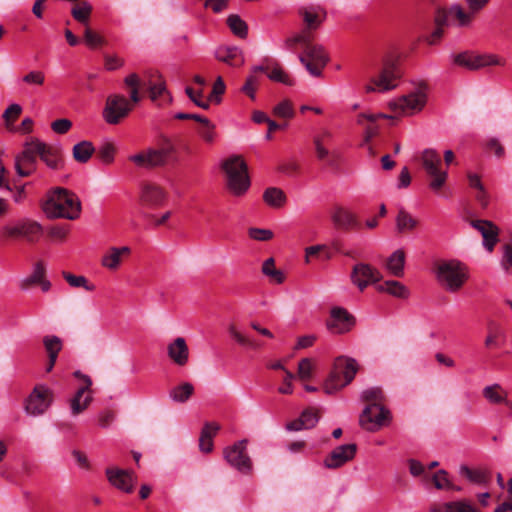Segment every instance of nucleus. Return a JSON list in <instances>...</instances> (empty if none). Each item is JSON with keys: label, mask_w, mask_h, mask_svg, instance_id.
Instances as JSON below:
<instances>
[{"label": "nucleus", "mask_w": 512, "mask_h": 512, "mask_svg": "<svg viewBox=\"0 0 512 512\" xmlns=\"http://www.w3.org/2000/svg\"><path fill=\"white\" fill-rule=\"evenodd\" d=\"M42 209L48 218L76 220L81 214V201L75 193L59 187L48 194Z\"/></svg>", "instance_id": "1"}, {"label": "nucleus", "mask_w": 512, "mask_h": 512, "mask_svg": "<svg viewBox=\"0 0 512 512\" xmlns=\"http://www.w3.org/2000/svg\"><path fill=\"white\" fill-rule=\"evenodd\" d=\"M437 281L449 292L458 291L469 277L467 266L456 258H445L434 266Z\"/></svg>", "instance_id": "2"}, {"label": "nucleus", "mask_w": 512, "mask_h": 512, "mask_svg": "<svg viewBox=\"0 0 512 512\" xmlns=\"http://www.w3.org/2000/svg\"><path fill=\"white\" fill-rule=\"evenodd\" d=\"M222 169L226 175L228 191L236 197L243 196L251 184L244 159L239 155L231 156L222 163Z\"/></svg>", "instance_id": "3"}, {"label": "nucleus", "mask_w": 512, "mask_h": 512, "mask_svg": "<svg viewBox=\"0 0 512 512\" xmlns=\"http://www.w3.org/2000/svg\"><path fill=\"white\" fill-rule=\"evenodd\" d=\"M358 371V364L354 358L339 356L335 359L333 369L324 383L327 394H333L348 385Z\"/></svg>", "instance_id": "4"}, {"label": "nucleus", "mask_w": 512, "mask_h": 512, "mask_svg": "<svg viewBox=\"0 0 512 512\" xmlns=\"http://www.w3.org/2000/svg\"><path fill=\"white\" fill-rule=\"evenodd\" d=\"M175 151V146L171 141L165 139L159 148H148L138 154L131 155L129 160L140 168L162 167L169 163Z\"/></svg>", "instance_id": "5"}, {"label": "nucleus", "mask_w": 512, "mask_h": 512, "mask_svg": "<svg viewBox=\"0 0 512 512\" xmlns=\"http://www.w3.org/2000/svg\"><path fill=\"white\" fill-rule=\"evenodd\" d=\"M452 63L470 71L480 70L490 66H504L505 60L496 54H479L472 50H466L451 56Z\"/></svg>", "instance_id": "6"}, {"label": "nucleus", "mask_w": 512, "mask_h": 512, "mask_svg": "<svg viewBox=\"0 0 512 512\" xmlns=\"http://www.w3.org/2000/svg\"><path fill=\"white\" fill-rule=\"evenodd\" d=\"M333 134L328 129H323L313 137L316 158L325 162L332 170H338L342 162V155L338 150L330 149Z\"/></svg>", "instance_id": "7"}, {"label": "nucleus", "mask_w": 512, "mask_h": 512, "mask_svg": "<svg viewBox=\"0 0 512 512\" xmlns=\"http://www.w3.org/2000/svg\"><path fill=\"white\" fill-rule=\"evenodd\" d=\"M422 165L427 175L431 178L429 188L433 192H439L447 181L448 174L442 171L440 166L442 164L439 153L432 148L425 149L421 156Z\"/></svg>", "instance_id": "8"}, {"label": "nucleus", "mask_w": 512, "mask_h": 512, "mask_svg": "<svg viewBox=\"0 0 512 512\" xmlns=\"http://www.w3.org/2000/svg\"><path fill=\"white\" fill-rule=\"evenodd\" d=\"M223 457L232 468L242 474H249L253 469L252 460L247 452V440L245 439L224 448Z\"/></svg>", "instance_id": "9"}, {"label": "nucleus", "mask_w": 512, "mask_h": 512, "mask_svg": "<svg viewBox=\"0 0 512 512\" xmlns=\"http://www.w3.org/2000/svg\"><path fill=\"white\" fill-rule=\"evenodd\" d=\"M426 84H421L418 89L408 95L401 96L395 101L389 103L394 111H399L405 115H412L423 109L427 101Z\"/></svg>", "instance_id": "10"}, {"label": "nucleus", "mask_w": 512, "mask_h": 512, "mask_svg": "<svg viewBox=\"0 0 512 512\" xmlns=\"http://www.w3.org/2000/svg\"><path fill=\"white\" fill-rule=\"evenodd\" d=\"M74 376L82 381L69 402L71 415L77 416L83 413L92 402L93 391L91 390L92 380L88 375L76 371Z\"/></svg>", "instance_id": "11"}, {"label": "nucleus", "mask_w": 512, "mask_h": 512, "mask_svg": "<svg viewBox=\"0 0 512 512\" xmlns=\"http://www.w3.org/2000/svg\"><path fill=\"white\" fill-rule=\"evenodd\" d=\"M132 103L125 96L114 94L108 96L103 110V118L108 124H118L132 110Z\"/></svg>", "instance_id": "12"}, {"label": "nucleus", "mask_w": 512, "mask_h": 512, "mask_svg": "<svg viewBox=\"0 0 512 512\" xmlns=\"http://www.w3.org/2000/svg\"><path fill=\"white\" fill-rule=\"evenodd\" d=\"M401 77L399 67L392 62L384 64L381 72L371 81L373 85L366 86V92H386L393 90L397 87V80Z\"/></svg>", "instance_id": "13"}, {"label": "nucleus", "mask_w": 512, "mask_h": 512, "mask_svg": "<svg viewBox=\"0 0 512 512\" xmlns=\"http://www.w3.org/2000/svg\"><path fill=\"white\" fill-rule=\"evenodd\" d=\"M52 402L51 390L44 386H36L25 402V412L28 416L37 417L46 412Z\"/></svg>", "instance_id": "14"}, {"label": "nucleus", "mask_w": 512, "mask_h": 512, "mask_svg": "<svg viewBox=\"0 0 512 512\" xmlns=\"http://www.w3.org/2000/svg\"><path fill=\"white\" fill-rule=\"evenodd\" d=\"M124 83L130 88V99L132 103H138L140 101L139 89L141 87H147L149 89L152 100H156L166 90L163 80L160 79L157 83H153L151 78L147 82L142 81L136 73L128 75L124 79Z\"/></svg>", "instance_id": "15"}, {"label": "nucleus", "mask_w": 512, "mask_h": 512, "mask_svg": "<svg viewBox=\"0 0 512 512\" xmlns=\"http://www.w3.org/2000/svg\"><path fill=\"white\" fill-rule=\"evenodd\" d=\"M329 58L324 48L320 45H308L305 54L299 56V61L313 76H320Z\"/></svg>", "instance_id": "16"}, {"label": "nucleus", "mask_w": 512, "mask_h": 512, "mask_svg": "<svg viewBox=\"0 0 512 512\" xmlns=\"http://www.w3.org/2000/svg\"><path fill=\"white\" fill-rule=\"evenodd\" d=\"M33 137L25 141L23 150L15 157V170L20 177H28L36 171L37 152H35Z\"/></svg>", "instance_id": "17"}, {"label": "nucleus", "mask_w": 512, "mask_h": 512, "mask_svg": "<svg viewBox=\"0 0 512 512\" xmlns=\"http://www.w3.org/2000/svg\"><path fill=\"white\" fill-rule=\"evenodd\" d=\"M167 200V192L154 182H144L140 186L139 203L145 208L162 207Z\"/></svg>", "instance_id": "18"}, {"label": "nucleus", "mask_w": 512, "mask_h": 512, "mask_svg": "<svg viewBox=\"0 0 512 512\" xmlns=\"http://www.w3.org/2000/svg\"><path fill=\"white\" fill-rule=\"evenodd\" d=\"M33 143L37 156L53 170H60L64 166L62 149L60 146H54L33 137Z\"/></svg>", "instance_id": "19"}, {"label": "nucleus", "mask_w": 512, "mask_h": 512, "mask_svg": "<svg viewBox=\"0 0 512 512\" xmlns=\"http://www.w3.org/2000/svg\"><path fill=\"white\" fill-rule=\"evenodd\" d=\"M389 411L383 406L372 403L366 406L360 415V425L367 431H376L383 424L388 417Z\"/></svg>", "instance_id": "20"}, {"label": "nucleus", "mask_w": 512, "mask_h": 512, "mask_svg": "<svg viewBox=\"0 0 512 512\" xmlns=\"http://www.w3.org/2000/svg\"><path fill=\"white\" fill-rule=\"evenodd\" d=\"M5 233L9 237L25 238L29 241H34L42 234V227L38 222L26 219L7 226Z\"/></svg>", "instance_id": "21"}, {"label": "nucleus", "mask_w": 512, "mask_h": 512, "mask_svg": "<svg viewBox=\"0 0 512 512\" xmlns=\"http://www.w3.org/2000/svg\"><path fill=\"white\" fill-rule=\"evenodd\" d=\"M322 253L324 256H351L343 241L339 238L331 239L323 244L311 245L305 248V256H314Z\"/></svg>", "instance_id": "22"}, {"label": "nucleus", "mask_w": 512, "mask_h": 512, "mask_svg": "<svg viewBox=\"0 0 512 512\" xmlns=\"http://www.w3.org/2000/svg\"><path fill=\"white\" fill-rule=\"evenodd\" d=\"M381 277L378 270L366 263L356 264L351 274L352 282L357 285L361 291L368 285L377 283Z\"/></svg>", "instance_id": "23"}, {"label": "nucleus", "mask_w": 512, "mask_h": 512, "mask_svg": "<svg viewBox=\"0 0 512 512\" xmlns=\"http://www.w3.org/2000/svg\"><path fill=\"white\" fill-rule=\"evenodd\" d=\"M356 444H343L334 448L325 458L324 466L329 469L339 468L348 461L352 460L356 454Z\"/></svg>", "instance_id": "24"}, {"label": "nucleus", "mask_w": 512, "mask_h": 512, "mask_svg": "<svg viewBox=\"0 0 512 512\" xmlns=\"http://www.w3.org/2000/svg\"><path fill=\"white\" fill-rule=\"evenodd\" d=\"M471 225L483 237V246L488 253H492L499 241V228L489 220H473Z\"/></svg>", "instance_id": "25"}, {"label": "nucleus", "mask_w": 512, "mask_h": 512, "mask_svg": "<svg viewBox=\"0 0 512 512\" xmlns=\"http://www.w3.org/2000/svg\"><path fill=\"white\" fill-rule=\"evenodd\" d=\"M109 483L115 488L126 493H131L134 488L133 472L118 467H109L105 471Z\"/></svg>", "instance_id": "26"}, {"label": "nucleus", "mask_w": 512, "mask_h": 512, "mask_svg": "<svg viewBox=\"0 0 512 512\" xmlns=\"http://www.w3.org/2000/svg\"><path fill=\"white\" fill-rule=\"evenodd\" d=\"M354 325L353 316L342 307H334L331 310L330 320L327 327L334 333L342 334L348 332Z\"/></svg>", "instance_id": "27"}, {"label": "nucleus", "mask_w": 512, "mask_h": 512, "mask_svg": "<svg viewBox=\"0 0 512 512\" xmlns=\"http://www.w3.org/2000/svg\"><path fill=\"white\" fill-rule=\"evenodd\" d=\"M169 358L178 366H184L189 360V348L183 337H177L167 347Z\"/></svg>", "instance_id": "28"}, {"label": "nucleus", "mask_w": 512, "mask_h": 512, "mask_svg": "<svg viewBox=\"0 0 512 512\" xmlns=\"http://www.w3.org/2000/svg\"><path fill=\"white\" fill-rule=\"evenodd\" d=\"M298 12L306 27L313 30L318 29L326 18V12L320 7H301Z\"/></svg>", "instance_id": "29"}, {"label": "nucleus", "mask_w": 512, "mask_h": 512, "mask_svg": "<svg viewBox=\"0 0 512 512\" xmlns=\"http://www.w3.org/2000/svg\"><path fill=\"white\" fill-rule=\"evenodd\" d=\"M452 24L458 28H469L472 26L476 17L470 9L465 10L460 4H452L449 6Z\"/></svg>", "instance_id": "30"}, {"label": "nucleus", "mask_w": 512, "mask_h": 512, "mask_svg": "<svg viewBox=\"0 0 512 512\" xmlns=\"http://www.w3.org/2000/svg\"><path fill=\"white\" fill-rule=\"evenodd\" d=\"M319 421L317 413L312 409L304 410L297 420L291 421L286 425L288 431H300L302 429H311Z\"/></svg>", "instance_id": "31"}, {"label": "nucleus", "mask_w": 512, "mask_h": 512, "mask_svg": "<svg viewBox=\"0 0 512 512\" xmlns=\"http://www.w3.org/2000/svg\"><path fill=\"white\" fill-rule=\"evenodd\" d=\"M215 56L219 61L231 66H239L244 62L242 51L238 47H219Z\"/></svg>", "instance_id": "32"}, {"label": "nucleus", "mask_w": 512, "mask_h": 512, "mask_svg": "<svg viewBox=\"0 0 512 512\" xmlns=\"http://www.w3.org/2000/svg\"><path fill=\"white\" fill-rule=\"evenodd\" d=\"M430 512H478L477 509L466 500H457L444 503L442 506H434Z\"/></svg>", "instance_id": "33"}, {"label": "nucleus", "mask_w": 512, "mask_h": 512, "mask_svg": "<svg viewBox=\"0 0 512 512\" xmlns=\"http://www.w3.org/2000/svg\"><path fill=\"white\" fill-rule=\"evenodd\" d=\"M220 429L219 425L215 423H206L203 427L199 439V448L204 453H209L213 448L212 438Z\"/></svg>", "instance_id": "34"}, {"label": "nucleus", "mask_w": 512, "mask_h": 512, "mask_svg": "<svg viewBox=\"0 0 512 512\" xmlns=\"http://www.w3.org/2000/svg\"><path fill=\"white\" fill-rule=\"evenodd\" d=\"M94 153L93 143L87 140L75 144L72 149L73 158L79 163H87Z\"/></svg>", "instance_id": "35"}, {"label": "nucleus", "mask_w": 512, "mask_h": 512, "mask_svg": "<svg viewBox=\"0 0 512 512\" xmlns=\"http://www.w3.org/2000/svg\"><path fill=\"white\" fill-rule=\"evenodd\" d=\"M264 202L273 208H280L286 202L285 193L277 187H269L263 193Z\"/></svg>", "instance_id": "36"}, {"label": "nucleus", "mask_w": 512, "mask_h": 512, "mask_svg": "<svg viewBox=\"0 0 512 512\" xmlns=\"http://www.w3.org/2000/svg\"><path fill=\"white\" fill-rule=\"evenodd\" d=\"M333 221L336 226L343 229H351L356 226V218L353 213L344 208H337L333 214Z\"/></svg>", "instance_id": "37"}, {"label": "nucleus", "mask_w": 512, "mask_h": 512, "mask_svg": "<svg viewBox=\"0 0 512 512\" xmlns=\"http://www.w3.org/2000/svg\"><path fill=\"white\" fill-rule=\"evenodd\" d=\"M459 474L465 478H467L470 482L477 485H484L489 481V474L486 471L479 469H470L466 465H461L459 467Z\"/></svg>", "instance_id": "38"}, {"label": "nucleus", "mask_w": 512, "mask_h": 512, "mask_svg": "<svg viewBox=\"0 0 512 512\" xmlns=\"http://www.w3.org/2000/svg\"><path fill=\"white\" fill-rule=\"evenodd\" d=\"M376 289L380 292H387L398 298H407L409 295L408 289L400 282L394 280H388L382 284H378Z\"/></svg>", "instance_id": "39"}, {"label": "nucleus", "mask_w": 512, "mask_h": 512, "mask_svg": "<svg viewBox=\"0 0 512 512\" xmlns=\"http://www.w3.org/2000/svg\"><path fill=\"white\" fill-rule=\"evenodd\" d=\"M262 272L274 284H280L284 281V272L281 268L275 266L274 258H266L262 265Z\"/></svg>", "instance_id": "40"}, {"label": "nucleus", "mask_w": 512, "mask_h": 512, "mask_svg": "<svg viewBox=\"0 0 512 512\" xmlns=\"http://www.w3.org/2000/svg\"><path fill=\"white\" fill-rule=\"evenodd\" d=\"M418 221L405 209L401 208L396 217V228L400 233L409 232L416 228Z\"/></svg>", "instance_id": "41"}, {"label": "nucleus", "mask_w": 512, "mask_h": 512, "mask_svg": "<svg viewBox=\"0 0 512 512\" xmlns=\"http://www.w3.org/2000/svg\"><path fill=\"white\" fill-rule=\"evenodd\" d=\"M46 267L43 262H38L33 267V272L31 275L22 278L19 282V287L22 290H27L30 285H34L38 283L41 279L45 277Z\"/></svg>", "instance_id": "42"}, {"label": "nucleus", "mask_w": 512, "mask_h": 512, "mask_svg": "<svg viewBox=\"0 0 512 512\" xmlns=\"http://www.w3.org/2000/svg\"><path fill=\"white\" fill-rule=\"evenodd\" d=\"M484 398L491 404H501L505 401L507 392L497 383L485 386L482 390Z\"/></svg>", "instance_id": "43"}, {"label": "nucleus", "mask_w": 512, "mask_h": 512, "mask_svg": "<svg viewBox=\"0 0 512 512\" xmlns=\"http://www.w3.org/2000/svg\"><path fill=\"white\" fill-rule=\"evenodd\" d=\"M43 345L51 362H56L58 353L63 346L62 340L56 335H46L43 338Z\"/></svg>", "instance_id": "44"}, {"label": "nucleus", "mask_w": 512, "mask_h": 512, "mask_svg": "<svg viewBox=\"0 0 512 512\" xmlns=\"http://www.w3.org/2000/svg\"><path fill=\"white\" fill-rule=\"evenodd\" d=\"M227 25L232 33L241 39H245L248 35V26L239 15L231 14L227 18Z\"/></svg>", "instance_id": "45"}, {"label": "nucleus", "mask_w": 512, "mask_h": 512, "mask_svg": "<svg viewBox=\"0 0 512 512\" xmlns=\"http://www.w3.org/2000/svg\"><path fill=\"white\" fill-rule=\"evenodd\" d=\"M194 391V387L191 383H183L179 386L174 387L170 393L169 396L171 400L178 403H184L186 402L190 396L192 395Z\"/></svg>", "instance_id": "46"}, {"label": "nucleus", "mask_w": 512, "mask_h": 512, "mask_svg": "<svg viewBox=\"0 0 512 512\" xmlns=\"http://www.w3.org/2000/svg\"><path fill=\"white\" fill-rule=\"evenodd\" d=\"M267 77L274 82H278L287 86H293L294 80L278 63L268 72Z\"/></svg>", "instance_id": "47"}, {"label": "nucleus", "mask_w": 512, "mask_h": 512, "mask_svg": "<svg viewBox=\"0 0 512 512\" xmlns=\"http://www.w3.org/2000/svg\"><path fill=\"white\" fill-rule=\"evenodd\" d=\"M228 332L230 336L241 346L250 348V349H257L260 347V344L250 338L248 335H244L241 332H239L234 325H230L228 328Z\"/></svg>", "instance_id": "48"}, {"label": "nucleus", "mask_w": 512, "mask_h": 512, "mask_svg": "<svg viewBox=\"0 0 512 512\" xmlns=\"http://www.w3.org/2000/svg\"><path fill=\"white\" fill-rule=\"evenodd\" d=\"M92 12V7L87 2H82L72 8L71 14L73 18L84 25H88V21Z\"/></svg>", "instance_id": "49"}, {"label": "nucleus", "mask_w": 512, "mask_h": 512, "mask_svg": "<svg viewBox=\"0 0 512 512\" xmlns=\"http://www.w3.org/2000/svg\"><path fill=\"white\" fill-rule=\"evenodd\" d=\"M260 85V78L255 74H249L245 83L241 87V92L247 95L251 100L256 99V91Z\"/></svg>", "instance_id": "50"}, {"label": "nucleus", "mask_w": 512, "mask_h": 512, "mask_svg": "<svg viewBox=\"0 0 512 512\" xmlns=\"http://www.w3.org/2000/svg\"><path fill=\"white\" fill-rule=\"evenodd\" d=\"M63 277L71 287L84 288L86 291H92L94 289V286L89 285L86 277L82 275H74L70 272H63Z\"/></svg>", "instance_id": "51"}, {"label": "nucleus", "mask_w": 512, "mask_h": 512, "mask_svg": "<svg viewBox=\"0 0 512 512\" xmlns=\"http://www.w3.org/2000/svg\"><path fill=\"white\" fill-rule=\"evenodd\" d=\"M116 147L111 142L103 143L97 151L98 157L102 163L108 165L114 161Z\"/></svg>", "instance_id": "52"}, {"label": "nucleus", "mask_w": 512, "mask_h": 512, "mask_svg": "<svg viewBox=\"0 0 512 512\" xmlns=\"http://www.w3.org/2000/svg\"><path fill=\"white\" fill-rule=\"evenodd\" d=\"M22 112V107L19 104H11L6 108L3 113V119L5 121V126L8 130H12L13 123L18 119Z\"/></svg>", "instance_id": "53"}, {"label": "nucleus", "mask_w": 512, "mask_h": 512, "mask_svg": "<svg viewBox=\"0 0 512 512\" xmlns=\"http://www.w3.org/2000/svg\"><path fill=\"white\" fill-rule=\"evenodd\" d=\"M452 24L451 15L449 13V7L446 8H437L434 15V25L435 27L442 28L445 30Z\"/></svg>", "instance_id": "54"}, {"label": "nucleus", "mask_w": 512, "mask_h": 512, "mask_svg": "<svg viewBox=\"0 0 512 512\" xmlns=\"http://www.w3.org/2000/svg\"><path fill=\"white\" fill-rule=\"evenodd\" d=\"M273 114L280 118L290 119L294 117V109L290 100H283L273 109Z\"/></svg>", "instance_id": "55"}, {"label": "nucleus", "mask_w": 512, "mask_h": 512, "mask_svg": "<svg viewBox=\"0 0 512 512\" xmlns=\"http://www.w3.org/2000/svg\"><path fill=\"white\" fill-rule=\"evenodd\" d=\"M383 265L392 275L401 276L404 270L405 258H386Z\"/></svg>", "instance_id": "56"}, {"label": "nucleus", "mask_w": 512, "mask_h": 512, "mask_svg": "<svg viewBox=\"0 0 512 512\" xmlns=\"http://www.w3.org/2000/svg\"><path fill=\"white\" fill-rule=\"evenodd\" d=\"M313 365L309 358H303L298 364L296 377L302 381L309 380L312 377Z\"/></svg>", "instance_id": "57"}, {"label": "nucleus", "mask_w": 512, "mask_h": 512, "mask_svg": "<svg viewBox=\"0 0 512 512\" xmlns=\"http://www.w3.org/2000/svg\"><path fill=\"white\" fill-rule=\"evenodd\" d=\"M362 400L365 401H373V403L379 404L383 400V392L380 387H369L362 391L361 393Z\"/></svg>", "instance_id": "58"}, {"label": "nucleus", "mask_w": 512, "mask_h": 512, "mask_svg": "<svg viewBox=\"0 0 512 512\" xmlns=\"http://www.w3.org/2000/svg\"><path fill=\"white\" fill-rule=\"evenodd\" d=\"M84 42L89 48L95 49L104 44L105 41L103 37H101L87 26L84 32Z\"/></svg>", "instance_id": "59"}, {"label": "nucleus", "mask_w": 512, "mask_h": 512, "mask_svg": "<svg viewBox=\"0 0 512 512\" xmlns=\"http://www.w3.org/2000/svg\"><path fill=\"white\" fill-rule=\"evenodd\" d=\"M22 81L28 85L40 87L45 82V74L39 70H33L23 76Z\"/></svg>", "instance_id": "60"}, {"label": "nucleus", "mask_w": 512, "mask_h": 512, "mask_svg": "<svg viewBox=\"0 0 512 512\" xmlns=\"http://www.w3.org/2000/svg\"><path fill=\"white\" fill-rule=\"evenodd\" d=\"M433 482L437 489H445V490L454 489V486L448 479L447 472L443 469L439 470L433 476Z\"/></svg>", "instance_id": "61"}, {"label": "nucleus", "mask_w": 512, "mask_h": 512, "mask_svg": "<svg viewBox=\"0 0 512 512\" xmlns=\"http://www.w3.org/2000/svg\"><path fill=\"white\" fill-rule=\"evenodd\" d=\"M72 121L67 118H60L51 123V129L56 134H66L72 128Z\"/></svg>", "instance_id": "62"}, {"label": "nucleus", "mask_w": 512, "mask_h": 512, "mask_svg": "<svg viewBox=\"0 0 512 512\" xmlns=\"http://www.w3.org/2000/svg\"><path fill=\"white\" fill-rule=\"evenodd\" d=\"M250 238L257 241H267L273 237V232L269 229L250 228L248 231Z\"/></svg>", "instance_id": "63"}, {"label": "nucleus", "mask_w": 512, "mask_h": 512, "mask_svg": "<svg viewBox=\"0 0 512 512\" xmlns=\"http://www.w3.org/2000/svg\"><path fill=\"white\" fill-rule=\"evenodd\" d=\"M69 232V225H53L49 228V235L52 239L62 241Z\"/></svg>", "instance_id": "64"}]
</instances>
